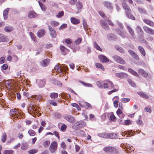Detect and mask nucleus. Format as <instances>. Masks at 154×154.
<instances>
[{"label":"nucleus","mask_w":154,"mask_h":154,"mask_svg":"<svg viewBox=\"0 0 154 154\" xmlns=\"http://www.w3.org/2000/svg\"><path fill=\"white\" fill-rule=\"evenodd\" d=\"M104 5L107 8L112 9V4L108 1H105L103 2Z\"/></svg>","instance_id":"nucleus-22"},{"label":"nucleus","mask_w":154,"mask_h":154,"mask_svg":"<svg viewBox=\"0 0 154 154\" xmlns=\"http://www.w3.org/2000/svg\"><path fill=\"white\" fill-rule=\"evenodd\" d=\"M103 85L104 89H112L114 87V85L113 82L108 79L104 81Z\"/></svg>","instance_id":"nucleus-3"},{"label":"nucleus","mask_w":154,"mask_h":154,"mask_svg":"<svg viewBox=\"0 0 154 154\" xmlns=\"http://www.w3.org/2000/svg\"><path fill=\"white\" fill-rule=\"evenodd\" d=\"M79 82L82 84L83 85H84V86L86 87H92L93 85H92V84L89 83H85V82L82 81H79Z\"/></svg>","instance_id":"nucleus-37"},{"label":"nucleus","mask_w":154,"mask_h":154,"mask_svg":"<svg viewBox=\"0 0 154 154\" xmlns=\"http://www.w3.org/2000/svg\"><path fill=\"white\" fill-rule=\"evenodd\" d=\"M64 14V12L63 11H62L59 12L56 15V16L58 18L61 17L63 16Z\"/></svg>","instance_id":"nucleus-51"},{"label":"nucleus","mask_w":154,"mask_h":154,"mask_svg":"<svg viewBox=\"0 0 154 154\" xmlns=\"http://www.w3.org/2000/svg\"><path fill=\"white\" fill-rule=\"evenodd\" d=\"M136 122L137 124L138 125L140 126H142L143 125V122L142 121L139 119H138L137 121Z\"/></svg>","instance_id":"nucleus-56"},{"label":"nucleus","mask_w":154,"mask_h":154,"mask_svg":"<svg viewBox=\"0 0 154 154\" xmlns=\"http://www.w3.org/2000/svg\"><path fill=\"white\" fill-rule=\"evenodd\" d=\"M145 111L147 112L150 113L152 112V110L150 106L145 107L144 109Z\"/></svg>","instance_id":"nucleus-53"},{"label":"nucleus","mask_w":154,"mask_h":154,"mask_svg":"<svg viewBox=\"0 0 154 154\" xmlns=\"http://www.w3.org/2000/svg\"><path fill=\"white\" fill-rule=\"evenodd\" d=\"M76 6L78 9H80L82 8L83 7L82 3L79 1L77 2L76 4Z\"/></svg>","instance_id":"nucleus-41"},{"label":"nucleus","mask_w":154,"mask_h":154,"mask_svg":"<svg viewBox=\"0 0 154 154\" xmlns=\"http://www.w3.org/2000/svg\"><path fill=\"white\" fill-rule=\"evenodd\" d=\"M64 118L68 121L72 123L75 122V120L72 116L69 115H66L64 116Z\"/></svg>","instance_id":"nucleus-10"},{"label":"nucleus","mask_w":154,"mask_h":154,"mask_svg":"<svg viewBox=\"0 0 154 154\" xmlns=\"http://www.w3.org/2000/svg\"><path fill=\"white\" fill-rule=\"evenodd\" d=\"M100 23L103 28L105 30H109V27L107 23L103 20H101Z\"/></svg>","instance_id":"nucleus-17"},{"label":"nucleus","mask_w":154,"mask_h":154,"mask_svg":"<svg viewBox=\"0 0 154 154\" xmlns=\"http://www.w3.org/2000/svg\"><path fill=\"white\" fill-rule=\"evenodd\" d=\"M45 81L44 80H40L38 82V85L40 87L42 88L45 86Z\"/></svg>","instance_id":"nucleus-29"},{"label":"nucleus","mask_w":154,"mask_h":154,"mask_svg":"<svg viewBox=\"0 0 154 154\" xmlns=\"http://www.w3.org/2000/svg\"><path fill=\"white\" fill-rule=\"evenodd\" d=\"M28 133L31 136H33L35 135V132L32 129L29 130L28 131Z\"/></svg>","instance_id":"nucleus-47"},{"label":"nucleus","mask_w":154,"mask_h":154,"mask_svg":"<svg viewBox=\"0 0 154 154\" xmlns=\"http://www.w3.org/2000/svg\"><path fill=\"white\" fill-rule=\"evenodd\" d=\"M50 24L52 26L55 27L58 26L59 24V23L55 21H53L51 22Z\"/></svg>","instance_id":"nucleus-39"},{"label":"nucleus","mask_w":154,"mask_h":154,"mask_svg":"<svg viewBox=\"0 0 154 154\" xmlns=\"http://www.w3.org/2000/svg\"><path fill=\"white\" fill-rule=\"evenodd\" d=\"M9 10L10 9L9 8H7L3 12V16L5 20L7 19L8 18V13Z\"/></svg>","instance_id":"nucleus-21"},{"label":"nucleus","mask_w":154,"mask_h":154,"mask_svg":"<svg viewBox=\"0 0 154 154\" xmlns=\"http://www.w3.org/2000/svg\"><path fill=\"white\" fill-rule=\"evenodd\" d=\"M50 96L52 99H55L58 97V94L56 93H52L50 94Z\"/></svg>","instance_id":"nucleus-35"},{"label":"nucleus","mask_w":154,"mask_h":154,"mask_svg":"<svg viewBox=\"0 0 154 154\" xmlns=\"http://www.w3.org/2000/svg\"><path fill=\"white\" fill-rule=\"evenodd\" d=\"M45 31L43 29L39 30L37 33V36L39 38H41L45 34Z\"/></svg>","instance_id":"nucleus-16"},{"label":"nucleus","mask_w":154,"mask_h":154,"mask_svg":"<svg viewBox=\"0 0 154 154\" xmlns=\"http://www.w3.org/2000/svg\"><path fill=\"white\" fill-rule=\"evenodd\" d=\"M103 150L105 152L108 153L113 152L116 150V148L112 146H106L103 149Z\"/></svg>","instance_id":"nucleus-12"},{"label":"nucleus","mask_w":154,"mask_h":154,"mask_svg":"<svg viewBox=\"0 0 154 154\" xmlns=\"http://www.w3.org/2000/svg\"><path fill=\"white\" fill-rule=\"evenodd\" d=\"M138 49L142 54L144 57H145L146 56V52L143 48L141 46H139L138 47Z\"/></svg>","instance_id":"nucleus-26"},{"label":"nucleus","mask_w":154,"mask_h":154,"mask_svg":"<svg viewBox=\"0 0 154 154\" xmlns=\"http://www.w3.org/2000/svg\"><path fill=\"white\" fill-rule=\"evenodd\" d=\"M29 34L31 38L35 42H36V36L32 32H29Z\"/></svg>","instance_id":"nucleus-38"},{"label":"nucleus","mask_w":154,"mask_h":154,"mask_svg":"<svg viewBox=\"0 0 154 154\" xmlns=\"http://www.w3.org/2000/svg\"><path fill=\"white\" fill-rule=\"evenodd\" d=\"M14 152L12 150H5L3 152V154H13Z\"/></svg>","instance_id":"nucleus-44"},{"label":"nucleus","mask_w":154,"mask_h":154,"mask_svg":"<svg viewBox=\"0 0 154 154\" xmlns=\"http://www.w3.org/2000/svg\"><path fill=\"white\" fill-rule=\"evenodd\" d=\"M8 41L6 36L3 35H0V42H6Z\"/></svg>","instance_id":"nucleus-30"},{"label":"nucleus","mask_w":154,"mask_h":154,"mask_svg":"<svg viewBox=\"0 0 154 154\" xmlns=\"http://www.w3.org/2000/svg\"><path fill=\"white\" fill-rule=\"evenodd\" d=\"M128 81L130 85L134 87H136V84L131 79H128Z\"/></svg>","instance_id":"nucleus-45"},{"label":"nucleus","mask_w":154,"mask_h":154,"mask_svg":"<svg viewBox=\"0 0 154 154\" xmlns=\"http://www.w3.org/2000/svg\"><path fill=\"white\" fill-rule=\"evenodd\" d=\"M130 100L129 98H123L121 99V101L122 102L125 103L129 101Z\"/></svg>","instance_id":"nucleus-52"},{"label":"nucleus","mask_w":154,"mask_h":154,"mask_svg":"<svg viewBox=\"0 0 154 154\" xmlns=\"http://www.w3.org/2000/svg\"><path fill=\"white\" fill-rule=\"evenodd\" d=\"M112 57L114 60L118 63L122 64H124L125 63V61L124 60L119 56L115 55L113 56Z\"/></svg>","instance_id":"nucleus-5"},{"label":"nucleus","mask_w":154,"mask_h":154,"mask_svg":"<svg viewBox=\"0 0 154 154\" xmlns=\"http://www.w3.org/2000/svg\"><path fill=\"white\" fill-rule=\"evenodd\" d=\"M4 29L6 32H9L13 30V28L11 26H8L5 27Z\"/></svg>","instance_id":"nucleus-32"},{"label":"nucleus","mask_w":154,"mask_h":154,"mask_svg":"<svg viewBox=\"0 0 154 154\" xmlns=\"http://www.w3.org/2000/svg\"><path fill=\"white\" fill-rule=\"evenodd\" d=\"M28 146L27 143L26 142H22L21 149L23 150H25L27 149Z\"/></svg>","instance_id":"nucleus-19"},{"label":"nucleus","mask_w":154,"mask_h":154,"mask_svg":"<svg viewBox=\"0 0 154 154\" xmlns=\"http://www.w3.org/2000/svg\"><path fill=\"white\" fill-rule=\"evenodd\" d=\"M97 85L99 88H103V83L102 82L100 81L97 82Z\"/></svg>","instance_id":"nucleus-42"},{"label":"nucleus","mask_w":154,"mask_h":154,"mask_svg":"<svg viewBox=\"0 0 154 154\" xmlns=\"http://www.w3.org/2000/svg\"><path fill=\"white\" fill-rule=\"evenodd\" d=\"M61 147L63 149H65L66 148V145L64 142H62L61 144Z\"/></svg>","instance_id":"nucleus-62"},{"label":"nucleus","mask_w":154,"mask_h":154,"mask_svg":"<svg viewBox=\"0 0 154 154\" xmlns=\"http://www.w3.org/2000/svg\"><path fill=\"white\" fill-rule=\"evenodd\" d=\"M122 5L123 9L125 11L126 16L128 18L134 20L135 17L131 14V11L129 6L125 3L123 2L122 4Z\"/></svg>","instance_id":"nucleus-1"},{"label":"nucleus","mask_w":154,"mask_h":154,"mask_svg":"<svg viewBox=\"0 0 154 154\" xmlns=\"http://www.w3.org/2000/svg\"><path fill=\"white\" fill-rule=\"evenodd\" d=\"M54 68L55 70L56 71V72L59 73L62 72L63 70L66 71L68 69V67H65V68L63 69L61 67L59 66L58 65L55 66Z\"/></svg>","instance_id":"nucleus-13"},{"label":"nucleus","mask_w":154,"mask_h":154,"mask_svg":"<svg viewBox=\"0 0 154 154\" xmlns=\"http://www.w3.org/2000/svg\"><path fill=\"white\" fill-rule=\"evenodd\" d=\"M127 28L130 34L133 37H134V32L133 29L128 25H127Z\"/></svg>","instance_id":"nucleus-27"},{"label":"nucleus","mask_w":154,"mask_h":154,"mask_svg":"<svg viewBox=\"0 0 154 154\" xmlns=\"http://www.w3.org/2000/svg\"><path fill=\"white\" fill-rule=\"evenodd\" d=\"M18 137L20 139H21L24 137V135L23 133L20 132L18 134Z\"/></svg>","instance_id":"nucleus-60"},{"label":"nucleus","mask_w":154,"mask_h":154,"mask_svg":"<svg viewBox=\"0 0 154 154\" xmlns=\"http://www.w3.org/2000/svg\"><path fill=\"white\" fill-rule=\"evenodd\" d=\"M114 106L116 108L118 106V100H115L113 102Z\"/></svg>","instance_id":"nucleus-63"},{"label":"nucleus","mask_w":154,"mask_h":154,"mask_svg":"<svg viewBox=\"0 0 154 154\" xmlns=\"http://www.w3.org/2000/svg\"><path fill=\"white\" fill-rule=\"evenodd\" d=\"M95 65L97 68H100L103 71L105 70V68L102 64L97 63H96Z\"/></svg>","instance_id":"nucleus-31"},{"label":"nucleus","mask_w":154,"mask_h":154,"mask_svg":"<svg viewBox=\"0 0 154 154\" xmlns=\"http://www.w3.org/2000/svg\"><path fill=\"white\" fill-rule=\"evenodd\" d=\"M50 60L48 59H46L42 62V65L44 66H47L49 64Z\"/></svg>","instance_id":"nucleus-33"},{"label":"nucleus","mask_w":154,"mask_h":154,"mask_svg":"<svg viewBox=\"0 0 154 154\" xmlns=\"http://www.w3.org/2000/svg\"><path fill=\"white\" fill-rule=\"evenodd\" d=\"M143 21L147 25L153 27H154V22L153 21L146 19H143Z\"/></svg>","instance_id":"nucleus-14"},{"label":"nucleus","mask_w":154,"mask_h":154,"mask_svg":"<svg viewBox=\"0 0 154 154\" xmlns=\"http://www.w3.org/2000/svg\"><path fill=\"white\" fill-rule=\"evenodd\" d=\"M132 57L134 58V59L137 60H139V58L138 56L137 55V54L135 53L132 56Z\"/></svg>","instance_id":"nucleus-58"},{"label":"nucleus","mask_w":154,"mask_h":154,"mask_svg":"<svg viewBox=\"0 0 154 154\" xmlns=\"http://www.w3.org/2000/svg\"><path fill=\"white\" fill-rule=\"evenodd\" d=\"M116 49L120 52L122 53H125L124 50L121 47L118 46L116 45L115 46Z\"/></svg>","instance_id":"nucleus-34"},{"label":"nucleus","mask_w":154,"mask_h":154,"mask_svg":"<svg viewBox=\"0 0 154 154\" xmlns=\"http://www.w3.org/2000/svg\"><path fill=\"white\" fill-rule=\"evenodd\" d=\"M143 28L144 30L146 33L151 35H154V30L146 26H144Z\"/></svg>","instance_id":"nucleus-6"},{"label":"nucleus","mask_w":154,"mask_h":154,"mask_svg":"<svg viewBox=\"0 0 154 154\" xmlns=\"http://www.w3.org/2000/svg\"><path fill=\"white\" fill-rule=\"evenodd\" d=\"M40 6L41 9L43 11H45L46 10V7L45 5L44 4H42L41 5H39Z\"/></svg>","instance_id":"nucleus-57"},{"label":"nucleus","mask_w":154,"mask_h":154,"mask_svg":"<svg viewBox=\"0 0 154 154\" xmlns=\"http://www.w3.org/2000/svg\"><path fill=\"white\" fill-rule=\"evenodd\" d=\"M99 14L103 17L105 18L106 17V15L102 11H99L98 12Z\"/></svg>","instance_id":"nucleus-64"},{"label":"nucleus","mask_w":154,"mask_h":154,"mask_svg":"<svg viewBox=\"0 0 154 154\" xmlns=\"http://www.w3.org/2000/svg\"><path fill=\"white\" fill-rule=\"evenodd\" d=\"M119 90V89H116V88H114L112 90L109 91V92L108 94L109 95H110L113 92H116V91H118Z\"/></svg>","instance_id":"nucleus-61"},{"label":"nucleus","mask_w":154,"mask_h":154,"mask_svg":"<svg viewBox=\"0 0 154 154\" xmlns=\"http://www.w3.org/2000/svg\"><path fill=\"white\" fill-rule=\"evenodd\" d=\"M57 148V143L56 141H54L52 142L49 147V150L51 153L54 152Z\"/></svg>","instance_id":"nucleus-4"},{"label":"nucleus","mask_w":154,"mask_h":154,"mask_svg":"<svg viewBox=\"0 0 154 154\" xmlns=\"http://www.w3.org/2000/svg\"><path fill=\"white\" fill-rule=\"evenodd\" d=\"M71 23L73 24H78L80 23L79 20L74 17H71L70 18Z\"/></svg>","instance_id":"nucleus-18"},{"label":"nucleus","mask_w":154,"mask_h":154,"mask_svg":"<svg viewBox=\"0 0 154 154\" xmlns=\"http://www.w3.org/2000/svg\"><path fill=\"white\" fill-rule=\"evenodd\" d=\"M31 97L32 98H33L35 100H37L40 101L41 99V97L40 96L37 95H33L31 96Z\"/></svg>","instance_id":"nucleus-43"},{"label":"nucleus","mask_w":154,"mask_h":154,"mask_svg":"<svg viewBox=\"0 0 154 154\" xmlns=\"http://www.w3.org/2000/svg\"><path fill=\"white\" fill-rule=\"evenodd\" d=\"M98 58L102 63H106L109 62V59L105 56L103 55H100L98 56Z\"/></svg>","instance_id":"nucleus-7"},{"label":"nucleus","mask_w":154,"mask_h":154,"mask_svg":"<svg viewBox=\"0 0 154 154\" xmlns=\"http://www.w3.org/2000/svg\"><path fill=\"white\" fill-rule=\"evenodd\" d=\"M50 143L49 141L48 140H46L43 143V146L45 147H47L49 146Z\"/></svg>","instance_id":"nucleus-50"},{"label":"nucleus","mask_w":154,"mask_h":154,"mask_svg":"<svg viewBox=\"0 0 154 154\" xmlns=\"http://www.w3.org/2000/svg\"><path fill=\"white\" fill-rule=\"evenodd\" d=\"M138 94L142 97L146 99H148L149 98V96L142 92H137Z\"/></svg>","instance_id":"nucleus-23"},{"label":"nucleus","mask_w":154,"mask_h":154,"mask_svg":"<svg viewBox=\"0 0 154 154\" xmlns=\"http://www.w3.org/2000/svg\"><path fill=\"white\" fill-rule=\"evenodd\" d=\"M10 115L11 118L14 119L19 118V115H21V111L18 109H12L10 110Z\"/></svg>","instance_id":"nucleus-2"},{"label":"nucleus","mask_w":154,"mask_h":154,"mask_svg":"<svg viewBox=\"0 0 154 154\" xmlns=\"http://www.w3.org/2000/svg\"><path fill=\"white\" fill-rule=\"evenodd\" d=\"M128 71L132 75L134 76L138 77L139 76V74L136 71L131 68H129L128 69Z\"/></svg>","instance_id":"nucleus-24"},{"label":"nucleus","mask_w":154,"mask_h":154,"mask_svg":"<svg viewBox=\"0 0 154 154\" xmlns=\"http://www.w3.org/2000/svg\"><path fill=\"white\" fill-rule=\"evenodd\" d=\"M7 138V135L4 132L2 134L1 140L3 143H5L6 140Z\"/></svg>","instance_id":"nucleus-28"},{"label":"nucleus","mask_w":154,"mask_h":154,"mask_svg":"<svg viewBox=\"0 0 154 154\" xmlns=\"http://www.w3.org/2000/svg\"><path fill=\"white\" fill-rule=\"evenodd\" d=\"M82 40V39L81 38H78L75 41V43L76 44H79L81 42Z\"/></svg>","instance_id":"nucleus-59"},{"label":"nucleus","mask_w":154,"mask_h":154,"mask_svg":"<svg viewBox=\"0 0 154 154\" xmlns=\"http://www.w3.org/2000/svg\"><path fill=\"white\" fill-rule=\"evenodd\" d=\"M36 106H34L32 104H31L28 108V111L29 113H34L35 112L37 111V109L36 108Z\"/></svg>","instance_id":"nucleus-8"},{"label":"nucleus","mask_w":154,"mask_h":154,"mask_svg":"<svg viewBox=\"0 0 154 154\" xmlns=\"http://www.w3.org/2000/svg\"><path fill=\"white\" fill-rule=\"evenodd\" d=\"M67 27V24L66 23H63L59 27V29L60 30H63L66 29Z\"/></svg>","instance_id":"nucleus-48"},{"label":"nucleus","mask_w":154,"mask_h":154,"mask_svg":"<svg viewBox=\"0 0 154 154\" xmlns=\"http://www.w3.org/2000/svg\"><path fill=\"white\" fill-rule=\"evenodd\" d=\"M94 48L97 50L99 51H102V49L100 48V46L97 44L96 42H94Z\"/></svg>","instance_id":"nucleus-36"},{"label":"nucleus","mask_w":154,"mask_h":154,"mask_svg":"<svg viewBox=\"0 0 154 154\" xmlns=\"http://www.w3.org/2000/svg\"><path fill=\"white\" fill-rule=\"evenodd\" d=\"M36 14L33 11H30L28 14V17L30 18H33L37 17Z\"/></svg>","instance_id":"nucleus-20"},{"label":"nucleus","mask_w":154,"mask_h":154,"mask_svg":"<svg viewBox=\"0 0 154 154\" xmlns=\"http://www.w3.org/2000/svg\"><path fill=\"white\" fill-rule=\"evenodd\" d=\"M67 126L64 124L62 125L61 127L60 130L62 131H64L66 128Z\"/></svg>","instance_id":"nucleus-55"},{"label":"nucleus","mask_w":154,"mask_h":154,"mask_svg":"<svg viewBox=\"0 0 154 154\" xmlns=\"http://www.w3.org/2000/svg\"><path fill=\"white\" fill-rule=\"evenodd\" d=\"M116 135L114 133H109V134H102V136L104 138H109L111 139H114L115 137V135Z\"/></svg>","instance_id":"nucleus-11"},{"label":"nucleus","mask_w":154,"mask_h":154,"mask_svg":"<svg viewBox=\"0 0 154 154\" xmlns=\"http://www.w3.org/2000/svg\"><path fill=\"white\" fill-rule=\"evenodd\" d=\"M48 26L51 35L53 38H55L57 36V33L55 30L50 25Z\"/></svg>","instance_id":"nucleus-9"},{"label":"nucleus","mask_w":154,"mask_h":154,"mask_svg":"<svg viewBox=\"0 0 154 154\" xmlns=\"http://www.w3.org/2000/svg\"><path fill=\"white\" fill-rule=\"evenodd\" d=\"M38 150L37 149H32L28 151V153L29 154H34L37 153Z\"/></svg>","instance_id":"nucleus-46"},{"label":"nucleus","mask_w":154,"mask_h":154,"mask_svg":"<svg viewBox=\"0 0 154 154\" xmlns=\"http://www.w3.org/2000/svg\"><path fill=\"white\" fill-rule=\"evenodd\" d=\"M48 103L50 105H52L54 106H57V103L54 100H50L49 101Z\"/></svg>","instance_id":"nucleus-49"},{"label":"nucleus","mask_w":154,"mask_h":154,"mask_svg":"<svg viewBox=\"0 0 154 154\" xmlns=\"http://www.w3.org/2000/svg\"><path fill=\"white\" fill-rule=\"evenodd\" d=\"M138 73L145 77H147L148 76V73L142 69H139L138 70Z\"/></svg>","instance_id":"nucleus-15"},{"label":"nucleus","mask_w":154,"mask_h":154,"mask_svg":"<svg viewBox=\"0 0 154 154\" xmlns=\"http://www.w3.org/2000/svg\"><path fill=\"white\" fill-rule=\"evenodd\" d=\"M138 9L140 13L145 14H146V10L143 8L140 7H138Z\"/></svg>","instance_id":"nucleus-40"},{"label":"nucleus","mask_w":154,"mask_h":154,"mask_svg":"<svg viewBox=\"0 0 154 154\" xmlns=\"http://www.w3.org/2000/svg\"><path fill=\"white\" fill-rule=\"evenodd\" d=\"M110 119L111 121H115L116 119V117L113 113L110 115Z\"/></svg>","instance_id":"nucleus-54"},{"label":"nucleus","mask_w":154,"mask_h":154,"mask_svg":"<svg viewBox=\"0 0 154 154\" xmlns=\"http://www.w3.org/2000/svg\"><path fill=\"white\" fill-rule=\"evenodd\" d=\"M126 75H127V74L123 72L116 73V75L117 77L121 79L123 78Z\"/></svg>","instance_id":"nucleus-25"}]
</instances>
